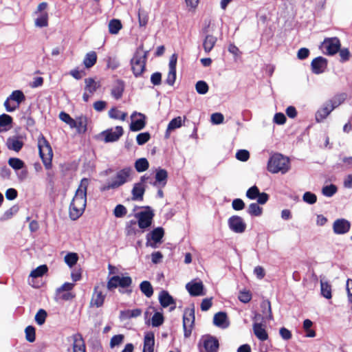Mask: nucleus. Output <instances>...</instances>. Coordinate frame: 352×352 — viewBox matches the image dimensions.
Listing matches in <instances>:
<instances>
[{"label": "nucleus", "mask_w": 352, "mask_h": 352, "mask_svg": "<svg viewBox=\"0 0 352 352\" xmlns=\"http://www.w3.org/2000/svg\"><path fill=\"white\" fill-rule=\"evenodd\" d=\"M227 314L225 312L219 311L214 314L213 318V323L217 327H225V323L227 321ZM227 325H226V327Z\"/></svg>", "instance_id": "obj_33"}, {"label": "nucleus", "mask_w": 352, "mask_h": 352, "mask_svg": "<svg viewBox=\"0 0 352 352\" xmlns=\"http://www.w3.org/2000/svg\"><path fill=\"white\" fill-rule=\"evenodd\" d=\"M123 133V128L121 126H117L115 131L112 129H107L103 131L102 134L104 136V140L105 142H113L118 140Z\"/></svg>", "instance_id": "obj_14"}, {"label": "nucleus", "mask_w": 352, "mask_h": 352, "mask_svg": "<svg viewBox=\"0 0 352 352\" xmlns=\"http://www.w3.org/2000/svg\"><path fill=\"white\" fill-rule=\"evenodd\" d=\"M109 32L111 34H117L122 28V24L119 19H113L110 20L108 25Z\"/></svg>", "instance_id": "obj_31"}, {"label": "nucleus", "mask_w": 352, "mask_h": 352, "mask_svg": "<svg viewBox=\"0 0 352 352\" xmlns=\"http://www.w3.org/2000/svg\"><path fill=\"white\" fill-rule=\"evenodd\" d=\"M24 143L19 136H12L7 139L6 146L9 150L19 152L23 148Z\"/></svg>", "instance_id": "obj_19"}, {"label": "nucleus", "mask_w": 352, "mask_h": 352, "mask_svg": "<svg viewBox=\"0 0 352 352\" xmlns=\"http://www.w3.org/2000/svg\"><path fill=\"white\" fill-rule=\"evenodd\" d=\"M164 320L162 314L156 312L153 314L151 321L153 327H159L163 324Z\"/></svg>", "instance_id": "obj_54"}, {"label": "nucleus", "mask_w": 352, "mask_h": 352, "mask_svg": "<svg viewBox=\"0 0 352 352\" xmlns=\"http://www.w3.org/2000/svg\"><path fill=\"white\" fill-rule=\"evenodd\" d=\"M199 347L201 352H217L219 348V340L211 335H204L199 340Z\"/></svg>", "instance_id": "obj_5"}, {"label": "nucleus", "mask_w": 352, "mask_h": 352, "mask_svg": "<svg viewBox=\"0 0 352 352\" xmlns=\"http://www.w3.org/2000/svg\"><path fill=\"white\" fill-rule=\"evenodd\" d=\"M8 98L16 102V105L19 106L22 102L25 100V97L23 91L20 90H16L12 91Z\"/></svg>", "instance_id": "obj_44"}, {"label": "nucleus", "mask_w": 352, "mask_h": 352, "mask_svg": "<svg viewBox=\"0 0 352 352\" xmlns=\"http://www.w3.org/2000/svg\"><path fill=\"white\" fill-rule=\"evenodd\" d=\"M124 82L122 80H117L111 91L113 98L116 100L120 99L124 91Z\"/></svg>", "instance_id": "obj_23"}, {"label": "nucleus", "mask_w": 352, "mask_h": 352, "mask_svg": "<svg viewBox=\"0 0 352 352\" xmlns=\"http://www.w3.org/2000/svg\"><path fill=\"white\" fill-rule=\"evenodd\" d=\"M35 25L40 28L47 27L48 25V14L43 12L35 21Z\"/></svg>", "instance_id": "obj_51"}, {"label": "nucleus", "mask_w": 352, "mask_h": 352, "mask_svg": "<svg viewBox=\"0 0 352 352\" xmlns=\"http://www.w3.org/2000/svg\"><path fill=\"white\" fill-rule=\"evenodd\" d=\"M145 192V186L135 183L133 187L131 194L134 201H142Z\"/></svg>", "instance_id": "obj_25"}, {"label": "nucleus", "mask_w": 352, "mask_h": 352, "mask_svg": "<svg viewBox=\"0 0 352 352\" xmlns=\"http://www.w3.org/2000/svg\"><path fill=\"white\" fill-rule=\"evenodd\" d=\"M186 288L192 296L204 295V285L202 282H190L186 284Z\"/></svg>", "instance_id": "obj_18"}, {"label": "nucleus", "mask_w": 352, "mask_h": 352, "mask_svg": "<svg viewBox=\"0 0 352 352\" xmlns=\"http://www.w3.org/2000/svg\"><path fill=\"white\" fill-rule=\"evenodd\" d=\"M195 89L199 94H206L209 89L208 84L204 80H199L195 85Z\"/></svg>", "instance_id": "obj_50"}, {"label": "nucleus", "mask_w": 352, "mask_h": 352, "mask_svg": "<svg viewBox=\"0 0 352 352\" xmlns=\"http://www.w3.org/2000/svg\"><path fill=\"white\" fill-rule=\"evenodd\" d=\"M132 278L129 276H113L111 277L107 284V287L109 290L111 291L118 287L121 288H128L132 285Z\"/></svg>", "instance_id": "obj_7"}, {"label": "nucleus", "mask_w": 352, "mask_h": 352, "mask_svg": "<svg viewBox=\"0 0 352 352\" xmlns=\"http://www.w3.org/2000/svg\"><path fill=\"white\" fill-rule=\"evenodd\" d=\"M322 191L324 196L331 197L337 192V187L333 184H330L324 186Z\"/></svg>", "instance_id": "obj_58"}, {"label": "nucleus", "mask_w": 352, "mask_h": 352, "mask_svg": "<svg viewBox=\"0 0 352 352\" xmlns=\"http://www.w3.org/2000/svg\"><path fill=\"white\" fill-rule=\"evenodd\" d=\"M321 294L327 299H331V286L327 282L320 281Z\"/></svg>", "instance_id": "obj_40"}, {"label": "nucleus", "mask_w": 352, "mask_h": 352, "mask_svg": "<svg viewBox=\"0 0 352 352\" xmlns=\"http://www.w3.org/2000/svg\"><path fill=\"white\" fill-rule=\"evenodd\" d=\"M146 210L142 211L135 214L138 218V226L141 229H146L152 224L154 213L149 206L146 207Z\"/></svg>", "instance_id": "obj_10"}, {"label": "nucleus", "mask_w": 352, "mask_h": 352, "mask_svg": "<svg viewBox=\"0 0 352 352\" xmlns=\"http://www.w3.org/2000/svg\"><path fill=\"white\" fill-rule=\"evenodd\" d=\"M124 336L122 334H118L113 336L110 341L111 348H113L116 346L120 344L124 340Z\"/></svg>", "instance_id": "obj_63"}, {"label": "nucleus", "mask_w": 352, "mask_h": 352, "mask_svg": "<svg viewBox=\"0 0 352 352\" xmlns=\"http://www.w3.org/2000/svg\"><path fill=\"white\" fill-rule=\"evenodd\" d=\"M89 184V179L83 178L76 191L69 205V217L72 220L78 219L83 213L87 204V190Z\"/></svg>", "instance_id": "obj_1"}, {"label": "nucleus", "mask_w": 352, "mask_h": 352, "mask_svg": "<svg viewBox=\"0 0 352 352\" xmlns=\"http://www.w3.org/2000/svg\"><path fill=\"white\" fill-rule=\"evenodd\" d=\"M321 48L325 50L324 53L332 56L338 52L341 43L338 37L325 38L321 44Z\"/></svg>", "instance_id": "obj_8"}, {"label": "nucleus", "mask_w": 352, "mask_h": 352, "mask_svg": "<svg viewBox=\"0 0 352 352\" xmlns=\"http://www.w3.org/2000/svg\"><path fill=\"white\" fill-rule=\"evenodd\" d=\"M47 312L45 310L41 309L38 311L35 316V321L38 325H42L45 323L47 318Z\"/></svg>", "instance_id": "obj_52"}, {"label": "nucleus", "mask_w": 352, "mask_h": 352, "mask_svg": "<svg viewBox=\"0 0 352 352\" xmlns=\"http://www.w3.org/2000/svg\"><path fill=\"white\" fill-rule=\"evenodd\" d=\"M19 210V208L16 206H14L7 210L3 214L1 219L3 221L8 220L11 219L14 214H15Z\"/></svg>", "instance_id": "obj_59"}, {"label": "nucleus", "mask_w": 352, "mask_h": 352, "mask_svg": "<svg viewBox=\"0 0 352 352\" xmlns=\"http://www.w3.org/2000/svg\"><path fill=\"white\" fill-rule=\"evenodd\" d=\"M149 234H151V240L155 243H159L164 235V230L162 228L158 227L155 228Z\"/></svg>", "instance_id": "obj_39"}, {"label": "nucleus", "mask_w": 352, "mask_h": 352, "mask_svg": "<svg viewBox=\"0 0 352 352\" xmlns=\"http://www.w3.org/2000/svg\"><path fill=\"white\" fill-rule=\"evenodd\" d=\"M75 126L78 133H85L87 130V118L81 116L75 120Z\"/></svg>", "instance_id": "obj_28"}, {"label": "nucleus", "mask_w": 352, "mask_h": 352, "mask_svg": "<svg viewBox=\"0 0 352 352\" xmlns=\"http://www.w3.org/2000/svg\"><path fill=\"white\" fill-rule=\"evenodd\" d=\"M105 287V284L101 282L94 288L91 299L90 300V305L96 307H100L103 305L106 295L103 294V289Z\"/></svg>", "instance_id": "obj_9"}, {"label": "nucleus", "mask_w": 352, "mask_h": 352, "mask_svg": "<svg viewBox=\"0 0 352 352\" xmlns=\"http://www.w3.org/2000/svg\"><path fill=\"white\" fill-rule=\"evenodd\" d=\"M38 148L39 156L47 170L52 168L53 151L50 142L43 134H40L38 137Z\"/></svg>", "instance_id": "obj_4"}, {"label": "nucleus", "mask_w": 352, "mask_h": 352, "mask_svg": "<svg viewBox=\"0 0 352 352\" xmlns=\"http://www.w3.org/2000/svg\"><path fill=\"white\" fill-rule=\"evenodd\" d=\"M228 223L230 229L235 233H243L246 229V223L238 215L230 217L228 219Z\"/></svg>", "instance_id": "obj_13"}, {"label": "nucleus", "mask_w": 352, "mask_h": 352, "mask_svg": "<svg viewBox=\"0 0 352 352\" xmlns=\"http://www.w3.org/2000/svg\"><path fill=\"white\" fill-rule=\"evenodd\" d=\"M64 260L66 264L69 267H72L77 263L78 261V255L75 252H69L65 255Z\"/></svg>", "instance_id": "obj_43"}, {"label": "nucleus", "mask_w": 352, "mask_h": 352, "mask_svg": "<svg viewBox=\"0 0 352 352\" xmlns=\"http://www.w3.org/2000/svg\"><path fill=\"white\" fill-rule=\"evenodd\" d=\"M48 271L47 266L46 265H42L37 267L36 269L32 270L30 273V276L33 278H38L43 276Z\"/></svg>", "instance_id": "obj_47"}, {"label": "nucleus", "mask_w": 352, "mask_h": 352, "mask_svg": "<svg viewBox=\"0 0 352 352\" xmlns=\"http://www.w3.org/2000/svg\"><path fill=\"white\" fill-rule=\"evenodd\" d=\"M155 181L152 184L153 186L158 188H164L168 181V172L166 170L161 168L156 169Z\"/></svg>", "instance_id": "obj_17"}, {"label": "nucleus", "mask_w": 352, "mask_h": 352, "mask_svg": "<svg viewBox=\"0 0 352 352\" xmlns=\"http://www.w3.org/2000/svg\"><path fill=\"white\" fill-rule=\"evenodd\" d=\"M140 291L148 298L153 294V288L151 283L148 280H144L140 284Z\"/></svg>", "instance_id": "obj_34"}, {"label": "nucleus", "mask_w": 352, "mask_h": 352, "mask_svg": "<svg viewBox=\"0 0 352 352\" xmlns=\"http://www.w3.org/2000/svg\"><path fill=\"white\" fill-rule=\"evenodd\" d=\"M182 125V120L180 116L175 118L172 119L168 124L166 131V138H168L169 137L170 131L175 130L177 128H179Z\"/></svg>", "instance_id": "obj_32"}, {"label": "nucleus", "mask_w": 352, "mask_h": 352, "mask_svg": "<svg viewBox=\"0 0 352 352\" xmlns=\"http://www.w3.org/2000/svg\"><path fill=\"white\" fill-rule=\"evenodd\" d=\"M132 173L133 169L131 167H125L117 172L115 177L112 180V182H114V186L118 188L130 181V177Z\"/></svg>", "instance_id": "obj_11"}, {"label": "nucleus", "mask_w": 352, "mask_h": 352, "mask_svg": "<svg viewBox=\"0 0 352 352\" xmlns=\"http://www.w3.org/2000/svg\"><path fill=\"white\" fill-rule=\"evenodd\" d=\"M109 116L113 119L124 120L127 116V113L119 111L116 107H112L109 111Z\"/></svg>", "instance_id": "obj_38"}, {"label": "nucleus", "mask_w": 352, "mask_h": 352, "mask_svg": "<svg viewBox=\"0 0 352 352\" xmlns=\"http://www.w3.org/2000/svg\"><path fill=\"white\" fill-rule=\"evenodd\" d=\"M147 54L148 52H144L143 45H141L131 60V70L136 78L141 76L146 69Z\"/></svg>", "instance_id": "obj_3"}, {"label": "nucleus", "mask_w": 352, "mask_h": 352, "mask_svg": "<svg viewBox=\"0 0 352 352\" xmlns=\"http://www.w3.org/2000/svg\"><path fill=\"white\" fill-rule=\"evenodd\" d=\"M333 110V107L327 102L326 104L320 108L316 114V119L318 122H321L325 119Z\"/></svg>", "instance_id": "obj_27"}, {"label": "nucleus", "mask_w": 352, "mask_h": 352, "mask_svg": "<svg viewBox=\"0 0 352 352\" xmlns=\"http://www.w3.org/2000/svg\"><path fill=\"white\" fill-rule=\"evenodd\" d=\"M151 138L148 132L139 133L136 137V141L138 145H143L146 143Z\"/></svg>", "instance_id": "obj_56"}, {"label": "nucleus", "mask_w": 352, "mask_h": 352, "mask_svg": "<svg viewBox=\"0 0 352 352\" xmlns=\"http://www.w3.org/2000/svg\"><path fill=\"white\" fill-rule=\"evenodd\" d=\"M8 162L14 170H20L25 167L24 162L17 157H10Z\"/></svg>", "instance_id": "obj_42"}, {"label": "nucleus", "mask_w": 352, "mask_h": 352, "mask_svg": "<svg viewBox=\"0 0 352 352\" xmlns=\"http://www.w3.org/2000/svg\"><path fill=\"white\" fill-rule=\"evenodd\" d=\"M148 21V14L144 9L138 10V22L140 27H146Z\"/></svg>", "instance_id": "obj_46"}, {"label": "nucleus", "mask_w": 352, "mask_h": 352, "mask_svg": "<svg viewBox=\"0 0 352 352\" xmlns=\"http://www.w3.org/2000/svg\"><path fill=\"white\" fill-rule=\"evenodd\" d=\"M259 189L256 186L250 187L246 192V197L250 199H255L259 195Z\"/></svg>", "instance_id": "obj_57"}, {"label": "nucleus", "mask_w": 352, "mask_h": 352, "mask_svg": "<svg viewBox=\"0 0 352 352\" xmlns=\"http://www.w3.org/2000/svg\"><path fill=\"white\" fill-rule=\"evenodd\" d=\"M120 65L119 60L116 57L109 56L107 60V66L113 70L117 69Z\"/></svg>", "instance_id": "obj_62"}, {"label": "nucleus", "mask_w": 352, "mask_h": 352, "mask_svg": "<svg viewBox=\"0 0 352 352\" xmlns=\"http://www.w3.org/2000/svg\"><path fill=\"white\" fill-rule=\"evenodd\" d=\"M346 98V94L345 93H341L336 95L331 100H329L328 102L334 109L335 108L340 106L342 103H343Z\"/></svg>", "instance_id": "obj_35"}, {"label": "nucleus", "mask_w": 352, "mask_h": 352, "mask_svg": "<svg viewBox=\"0 0 352 352\" xmlns=\"http://www.w3.org/2000/svg\"><path fill=\"white\" fill-rule=\"evenodd\" d=\"M236 158L241 162H246L250 158V153L245 149L239 150L236 153Z\"/></svg>", "instance_id": "obj_61"}, {"label": "nucleus", "mask_w": 352, "mask_h": 352, "mask_svg": "<svg viewBox=\"0 0 352 352\" xmlns=\"http://www.w3.org/2000/svg\"><path fill=\"white\" fill-rule=\"evenodd\" d=\"M139 116L142 117V118L132 121L130 124V129L132 131H138L145 127V116L140 113H139Z\"/></svg>", "instance_id": "obj_30"}, {"label": "nucleus", "mask_w": 352, "mask_h": 352, "mask_svg": "<svg viewBox=\"0 0 352 352\" xmlns=\"http://www.w3.org/2000/svg\"><path fill=\"white\" fill-rule=\"evenodd\" d=\"M252 293L248 290L241 291L238 296L239 300L243 303L249 302L252 300Z\"/></svg>", "instance_id": "obj_53"}, {"label": "nucleus", "mask_w": 352, "mask_h": 352, "mask_svg": "<svg viewBox=\"0 0 352 352\" xmlns=\"http://www.w3.org/2000/svg\"><path fill=\"white\" fill-rule=\"evenodd\" d=\"M59 118L66 124H67L71 128H74L75 126V120L73 119L68 113L61 111L59 113Z\"/></svg>", "instance_id": "obj_49"}, {"label": "nucleus", "mask_w": 352, "mask_h": 352, "mask_svg": "<svg viewBox=\"0 0 352 352\" xmlns=\"http://www.w3.org/2000/svg\"><path fill=\"white\" fill-rule=\"evenodd\" d=\"M248 213L252 217L261 216L263 213V208L257 203H252L247 210Z\"/></svg>", "instance_id": "obj_37"}, {"label": "nucleus", "mask_w": 352, "mask_h": 352, "mask_svg": "<svg viewBox=\"0 0 352 352\" xmlns=\"http://www.w3.org/2000/svg\"><path fill=\"white\" fill-rule=\"evenodd\" d=\"M85 91L82 95V99L85 102H87L90 96L97 91L100 85V83L96 82L93 78H85Z\"/></svg>", "instance_id": "obj_12"}, {"label": "nucleus", "mask_w": 352, "mask_h": 352, "mask_svg": "<svg viewBox=\"0 0 352 352\" xmlns=\"http://www.w3.org/2000/svg\"><path fill=\"white\" fill-rule=\"evenodd\" d=\"M155 344V336L153 332L149 331L146 333L144 339V347L142 352H153Z\"/></svg>", "instance_id": "obj_24"}, {"label": "nucleus", "mask_w": 352, "mask_h": 352, "mask_svg": "<svg viewBox=\"0 0 352 352\" xmlns=\"http://www.w3.org/2000/svg\"><path fill=\"white\" fill-rule=\"evenodd\" d=\"M97 54L94 51L87 53L83 59V65L87 69L92 67L97 62Z\"/></svg>", "instance_id": "obj_29"}, {"label": "nucleus", "mask_w": 352, "mask_h": 352, "mask_svg": "<svg viewBox=\"0 0 352 352\" xmlns=\"http://www.w3.org/2000/svg\"><path fill=\"white\" fill-rule=\"evenodd\" d=\"M159 300L160 305L163 307H167L170 305H173V306L170 307V310H173L175 308V301L167 291L162 290L160 293Z\"/></svg>", "instance_id": "obj_20"}, {"label": "nucleus", "mask_w": 352, "mask_h": 352, "mask_svg": "<svg viewBox=\"0 0 352 352\" xmlns=\"http://www.w3.org/2000/svg\"><path fill=\"white\" fill-rule=\"evenodd\" d=\"M302 199L305 202L309 204H314L317 201V197L314 193L306 192L302 196Z\"/></svg>", "instance_id": "obj_60"}, {"label": "nucleus", "mask_w": 352, "mask_h": 352, "mask_svg": "<svg viewBox=\"0 0 352 352\" xmlns=\"http://www.w3.org/2000/svg\"><path fill=\"white\" fill-rule=\"evenodd\" d=\"M195 309L186 308L183 316V328L185 338H189L195 325Z\"/></svg>", "instance_id": "obj_6"}, {"label": "nucleus", "mask_w": 352, "mask_h": 352, "mask_svg": "<svg viewBox=\"0 0 352 352\" xmlns=\"http://www.w3.org/2000/svg\"><path fill=\"white\" fill-rule=\"evenodd\" d=\"M261 308L262 309L263 314L265 315L267 314L268 316L267 318L269 320H272L273 318L272 312V307H271V302L270 300H266L262 301L261 303Z\"/></svg>", "instance_id": "obj_41"}, {"label": "nucleus", "mask_w": 352, "mask_h": 352, "mask_svg": "<svg viewBox=\"0 0 352 352\" xmlns=\"http://www.w3.org/2000/svg\"><path fill=\"white\" fill-rule=\"evenodd\" d=\"M25 339L30 342H33L36 339V329L33 326L29 325L25 329Z\"/></svg>", "instance_id": "obj_48"}, {"label": "nucleus", "mask_w": 352, "mask_h": 352, "mask_svg": "<svg viewBox=\"0 0 352 352\" xmlns=\"http://www.w3.org/2000/svg\"><path fill=\"white\" fill-rule=\"evenodd\" d=\"M217 38L212 34H206L203 41V47L206 54L210 53L214 48Z\"/></svg>", "instance_id": "obj_26"}, {"label": "nucleus", "mask_w": 352, "mask_h": 352, "mask_svg": "<svg viewBox=\"0 0 352 352\" xmlns=\"http://www.w3.org/2000/svg\"><path fill=\"white\" fill-rule=\"evenodd\" d=\"M350 228V222L344 219H336L333 224V232L337 234H344L348 232Z\"/></svg>", "instance_id": "obj_16"}, {"label": "nucleus", "mask_w": 352, "mask_h": 352, "mask_svg": "<svg viewBox=\"0 0 352 352\" xmlns=\"http://www.w3.org/2000/svg\"><path fill=\"white\" fill-rule=\"evenodd\" d=\"M244 201L239 198L234 199L232 202V207L234 210L239 211L245 208Z\"/></svg>", "instance_id": "obj_64"}, {"label": "nucleus", "mask_w": 352, "mask_h": 352, "mask_svg": "<svg viewBox=\"0 0 352 352\" xmlns=\"http://www.w3.org/2000/svg\"><path fill=\"white\" fill-rule=\"evenodd\" d=\"M136 221L135 220H131L126 225L125 228L126 235L128 236H135L139 232L135 228Z\"/></svg>", "instance_id": "obj_45"}, {"label": "nucleus", "mask_w": 352, "mask_h": 352, "mask_svg": "<svg viewBox=\"0 0 352 352\" xmlns=\"http://www.w3.org/2000/svg\"><path fill=\"white\" fill-rule=\"evenodd\" d=\"M267 168L272 173L285 174L290 168L289 160L280 153H275L270 157Z\"/></svg>", "instance_id": "obj_2"}, {"label": "nucleus", "mask_w": 352, "mask_h": 352, "mask_svg": "<svg viewBox=\"0 0 352 352\" xmlns=\"http://www.w3.org/2000/svg\"><path fill=\"white\" fill-rule=\"evenodd\" d=\"M73 352H86V346L82 336L80 333L73 335Z\"/></svg>", "instance_id": "obj_21"}, {"label": "nucleus", "mask_w": 352, "mask_h": 352, "mask_svg": "<svg viewBox=\"0 0 352 352\" xmlns=\"http://www.w3.org/2000/svg\"><path fill=\"white\" fill-rule=\"evenodd\" d=\"M253 331L255 336L261 341H265L268 339V333L261 323L254 322L253 324Z\"/></svg>", "instance_id": "obj_22"}, {"label": "nucleus", "mask_w": 352, "mask_h": 352, "mask_svg": "<svg viewBox=\"0 0 352 352\" xmlns=\"http://www.w3.org/2000/svg\"><path fill=\"white\" fill-rule=\"evenodd\" d=\"M127 213V210L125 206L122 204H118L116 206L113 210V214L116 217L121 218L125 216Z\"/></svg>", "instance_id": "obj_55"}, {"label": "nucleus", "mask_w": 352, "mask_h": 352, "mask_svg": "<svg viewBox=\"0 0 352 352\" xmlns=\"http://www.w3.org/2000/svg\"><path fill=\"white\" fill-rule=\"evenodd\" d=\"M327 60L322 56H318L311 63V71L315 74H320L324 72L327 67Z\"/></svg>", "instance_id": "obj_15"}, {"label": "nucleus", "mask_w": 352, "mask_h": 352, "mask_svg": "<svg viewBox=\"0 0 352 352\" xmlns=\"http://www.w3.org/2000/svg\"><path fill=\"white\" fill-rule=\"evenodd\" d=\"M135 170L138 173L146 171L149 167V163L146 158H140L137 160L134 164Z\"/></svg>", "instance_id": "obj_36"}]
</instances>
